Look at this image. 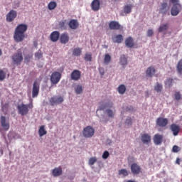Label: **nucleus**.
<instances>
[{
	"mask_svg": "<svg viewBox=\"0 0 182 182\" xmlns=\"http://www.w3.org/2000/svg\"><path fill=\"white\" fill-rule=\"evenodd\" d=\"M48 132L46 131V129H45V126L42 125L40 127L39 129H38V134L40 137H43V136H45V134H47Z\"/></svg>",
	"mask_w": 182,
	"mask_h": 182,
	"instance_id": "29",
	"label": "nucleus"
},
{
	"mask_svg": "<svg viewBox=\"0 0 182 182\" xmlns=\"http://www.w3.org/2000/svg\"><path fill=\"white\" fill-rule=\"evenodd\" d=\"M125 124H127V126H132V124H133V119H132L130 117H128L125 120Z\"/></svg>",
	"mask_w": 182,
	"mask_h": 182,
	"instance_id": "45",
	"label": "nucleus"
},
{
	"mask_svg": "<svg viewBox=\"0 0 182 182\" xmlns=\"http://www.w3.org/2000/svg\"><path fill=\"white\" fill-rule=\"evenodd\" d=\"M170 129H171L173 136H178V133H180V126H178L176 124H172L170 126Z\"/></svg>",
	"mask_w": 182,
	"mask_h": 182,
	"instance_id": "22",
	"label": "nucleus"
},
{
	"mask_svg": "<svg viewBox=\"0 0 182 182\" xmlns=\"http://www.w3.org/2000/svg\"><path fill=\"white\" fill-rule=\"evenodd\" d=\"M163 135L160 134H156L153 137V141L154 144L159 146L163 143Z\"/></svg>",
	"mask_w": 182,
	"mask_h": 182,
	"instance_id": "18",
	"label": "nucleus"
},
{
	"mask_svg": "<svg viewBox=\"0 0 182 182\" xmlns=\"http://www.w3.org/2000/svg\"><path fill=\"white\" fill-rule=\"evenodd\" d=\"M176 164H180V159L178 158L176 159Z\"/></svg>",
	"mask_w": 182,
	"mask_h": 182,
	"instance_id": "56",
	"label": "nucleus"
},
{
	"mask_svg": "<svg viewBox=\"0 0 182 182\" xmlns=\"http://www.w3.org/2000/svg\"><path fill=\"white\" fill-rule=\"evenodd\" d=\"M119 63L122 66H126L127 65V58H126V55H122L120 56Z\"/></svg>",
	"mask_w": 182,
	"mask_h": 182,
	"instance_id": "30",
	"label": "nucleus"
},
{
	"mask_svg": "<svg viewBox=\"0 0 182 182\" xmlns=\"http://www.w3.org/2000/svg\"><path fill=\"white\" fill-rule=\"evenodd\" d=\"M159 14H161L163 16H166V15H170V6H168V4H167V2L161 4V6L159 8Z\"/></svg>",
	"mask_w": 182,
	"mask_h": 182,
	"instance_id": "6",
	"label": "nucleus"
},
{
	"mask_svg": "<svg viewBox=\"0 0 182 182\" xmlns=\"http://www.w3.org/2000/svg\"><path fill=\"white\" fill-rule=\"evenodd\" d=\"M40 86L37 81H35L32 88V97H38L39 95Z\"/></svg>",
	"mask_w": 182,
	"mask_h": 182,
	"instance_id": "14",
	"label": "nucleus"
},
{
	"mask_svg": "<svg viewBox=\"0 0 182 182\" xmlns=\"http://www.w3.org/2000/svg\"><path fill=\"white\" fill-rule=\"evenodd\" d=\"M73 56H80L82 55V48H76L73 51Z\"/></svg>",
	"mask_w": 182,
	"mask_h": 182,
	"instance_id": "32",
	"label": "nucleus"
},
{
	"mask_svg": "<svg viewBox=\"0 0 182 182\" xmlns=\"http://www.w3.org/2000/svg\"><path fill=\"white\" fill-rule=\"evenodd\" d=\"M125 45L127 48H133V46H134V42L133 41V38L132 37H128L125 40Z\"/></svg>",
	"mask_w": 182,
	"mask_h": 182,
	"instance_id": "26",
	"label": "nucleus"
},
{
	"mask_svg": "<svg viewBox=\"0 0 182 182\" xmlns=\"http://www.w3.org/2000/svg\"><path fill=\"white\" fill-rule=\"evenodd\" d=\"M110 154H109V151H105L103 154H102V159H104L105 160H106V159H107L109 157Z\"/></svg>",
	"mask_w": 182,
	"mask_h": 182,
	"instance_id": "51",
	"label": "nucleus"
},
{
	"mask_svg": "<svg viewBox=\"0 0 182 182\" xmlns=\"http://www.w3.org/2000/svg\"><path fill=\"white\" fill-rule=\"evenodd\" d=\"M100 73L103 76V75H105V70L103 68H100Z\"/></svg>",
	"mask_w": 182,
	"mask_h": 182,
	"instance_id": "54",
	"label": "nucleus"
},
{
	"mask_svg": "<svg viewBox=\"0 0 182 182\" xmlns=\"http://www.w3.org/2000/svg\"><path fill=\"white\" fill-rule=\"evenodd\" d=\"M66 20L60 21L58 23V28H60V29H62L63 31H65L66 29Z\"/></svg>",
	"mask_w": 182,
	"mask_h": 182,
	"instance_id": "35",
	"label": "nucleus"
},
{
	"mask_svg": "<svg viewBox=\"0 0 182 182\" xmlns=\"http://www.w3.org/2000/svg\"><path fill=\"white\" fill-rule=\"evenodd\" d=\"M82 134L85 139H90V137L95 136V129L90 126H87L83 129Z\"/></svg>",
	"mask_w": 182,
	"mask_h": 182,
	"instance_id": "4",
	"label": "nucleus"
},
{
	"mask_svg": "<svg viewBox=\"0 0 182 182\" xmlns=\"http://www.w3.org/2000/svg\"><path fill=\"white\" fill-rule=\"evenodd\" d=\"M68 26L70 29L75 30L79 28V22L76 19H72L70 21Z\"/></svg>",
	"mask_w": 182,
	"mask_h": 182,
	"instance_id": "25",
	"label": "nucleus"
},
{
	"mask_svg": "<svg viewBox=\"0 0 182 182\" xmlns=\"http://www.w3.org/2000/svg\"><path fill=\"white\" fill-rule=\"evenodd\" d=\"M60 42L63 43V45H66L68 42H69V35L68 33H63L60 36Z\"/></svg>",
	"mask_w": 182,
	"mask_h": 182,
	"instance_id": "21",
	"label": "nucleus"
},
{
	"mask_svg": "<svg viewBox=\"0 0 182 182\" xmlns=\"http://www.w3.org/2000/svg\"><path fill=\"white\" fill-rule=\"evenodd\" d=\"M141 141L143 144H150L151 143V136L149 134H141Z\"/></svg>",
	"mask_w": 182,
	"mask_h": 182,
	"instance_id": "16",
	"label": "nucleus"
},
{
	"mask_svg": "<svg viewBox=\"0 0 182 182\" xmlns=\"http://www.w3.org/2000/svg\"><path fill=\"white\" fill-rule=\"evenodd\" d=\"M91 9L95 12H97L100 9V0H93L91 3Z\"/></svg>",
	"mask_w": 182,
	"mask_h": 182,
	"instance_id": "19",
	"label": "nucleus"
},
{
	"mask_svg": "<svg viewBox=\"0 0 182 182\" xmlns=\"http://www.w3.org/2000/svg\"><path fill=\"white\" fill-rule=\"evenodd\" d=\"M176 69L178 73L182 75V59L178 61Z\"/></svg>",
	"mask_w": 182,
	"mask_h": 182,
	"instance_id": "39",
	"label": "nucleus"
},
{
	"mask_svg": "<svg viewBox=\"0 0 182 182\" xmlns=\"http://www.w3.org/2000/svg\"><path fill=\"white\" fill-rule=\"evenodd\" d=\"M173 78H168L165 82V85L166 86H168V87H171L173 86Z\"/></svg>",
	"mask_w": 182,
	"mask_h": 182,
	"instance_id": "43",
	"label": "nucleus"
},
{
	"mask_svg": "<svg viewBox=\"0 0 182 182\" xmlns=\"http://www.w3.org/2000/svg\"><path fill=\"white\" fill-rule=\"evenodd\" d=\"M154 90H156L157 93H161V91L163 90V85L156 82L154 86Z\"/></svg>",
	"mask_w": 182,
	"mask_h": 182,
	"instance_id": "31",
	"label": "nucleus"
},
{
	"mask_svg": "<svg viewBox=\"0 0 182 182\" xmlns=\"http://www.w3.org/2000/svg\"><path fill=\"white\" fill-rule=\"evenodd\" d=\"M115 2H117V1H120V0H114Z\"/></svg>",
	"mask_w": 182,
	"mask_h": 182,
	"instance_id": "58",
	"label": "nucleus"
},
{
	"mask_svg": "<svg viewBox=\"0 0 182 182\" xmlns=\"http://www.w3.org/2000/svg\"><path fill=\"white\" fill-rule=\"evenodd\" d=\"M112 106H113V103L112 102L102 104L101 105H100V110H105L106 107H112Z\"/></svg>",
	"mask_w": 182,
	"mask_h": 182,
	"instance_id": "33",
	"label": "nucleus"
},
{
	"mask_svg": "<svg viewBox=\"0 0 182 182\" xmlns=\"http://www.w3.org/2000/svg\"><path fill=\"white\" fill-rule=\"evenodd\" d=\"M156 123L159 127H166L168 124V119L167 118L159 117L156 119Z\"/></svg>",
	"mask_w": 182,
	"mask_h": 182,
	"instance_id": "15",
	"label": "nucleus"
},
{
	"mask_svg": "<svg viewBox=\"0 0 182 182\" xmlns=\"http://www.w3.org/2000/svg\"><path fill=\"white\" fill-rule=\"evenodd\" d=\"M11 59L14 65H21V63H22V60H23L22 52L17 51L12 55Z\"/></svg>",
	"mask_w": 182,
	"mask_h": 182,
	"instance_id": "3",
	"label": "nucleus"
},
{
	"mask_svg": "<svg viewBox=\"0 0 182 182\" xmlns=\"http://www.w3.org/2000/svg\"><path fill=\"white\" fill-rule=\"evenodd\" d=\"M154 33L153 32V30L149 29V30H148V31H147V36L151 37V36H153Z\"/></svg>",
	"mask_w": 182,
	"mask_h": 182,
	"instance_id": "53",
	"label": "nucleus"
},
{
	"mask_svg": "<svg viewBox=\"0 0 182 182\" xmlns=\"http://www.w3.org/2000/svg\"><path fill=\"white\" fill-rule=\"evenodd\" d=\"M180 150V147H178V146H173V148H172V151L173 153H178V151Z\"/></svg>",
	"mask_w": 182,
	"mask_h": 182,
	"instance_id": "50",
	"label": "nucleus"
},
{
	"mask_svg": "<svg viewBox=\"0 0 182 182\" xmlns=\"http://www.w3.org/2000/svg\"><path fill=\"white\" fill-rule=\"evenodd\" d=\"M28 31V25L25 23L18 24L15 28L14 39L15 42H23L25 39V33Z\"/></svg>",
	"mask_w": 182,
	"mask_h": 182,
	"instance_id": "1",
	"label": "nucleus"
},
{
	"mask_svg": "<svg viewBox=\"0 0 182 182\" xmlns=\"http://www.w3.org/2000/svg\"><path fill=\"white\" fill-rule=\"evenodd\" d=\"M85 60L87 62H92V54L90 53H86L84 57Z\"/></svg>",
	"mask_w": 182,
	"mask_h": 182,
	"instance_id": "46",
	"label": "nucleus"
},
{
	"mask_svg": "<svg viewBox=\"0 0 182 182\" xmlns=\"http://www.w3.org/2000/svg\"><path fill=\"white\" fill-rule=\"evenodd\" d=\"M126 110H127V112H130V111L133 110V108H127Z\"/></svg>",
	"mask_w": 182,
	"mask_h": 182,
	"instance_id": "55",
	"label": "nucleus"
},
{
	"mask_svg": "<svg viewBox=\"0 0 182 182\" xmlns=\"http://www.w3.org/2000/svg\"><path fill=\"white\" fill-rule=\"evenodd\" d=\"M169 2L173 4V5L180 4V0H169Z\"/></svg>",
	"mask_w": 182,
	"mask_h": 182,
	"instance_id": "52",
	"label": "nucleus"
},
{
	"mask_svg": "<svg viewBox=\"0 0 182 182\" xmlns=\"http://www.w3.org/2000/svg\"><path fill=\"white\" fill-rule=\"evenodd\" d=\"M6 77V73L3 70H0V80H4Z\"/></svg>",
	"mask_w": 182,
	"mask_h": 182,
	"instance_id": "47",
	"label": "nucleus"
},
{
	"mask_svg": "<svg viewBox=\"0 0 182 182\" xmlns=\"http://www.w3.org/2000/svg\"><path fill=\"white\" fill-rule=\"evenodd\" d=\"M130 168H131V173L132 174L137 175L141 173V166L137 164V163H134L131 164Z\"/></svg>",
	"mask_w": 182,
	"mask_h": 182,
	"instance_id": "11",
	"label": "nucleus"
},
{
	"mask_svg": "<svg viewBox=\"0 0 182 182\" xmlns=\"http://www.w3.org/2000/svg\"><path fill=\"white\" fill-rule=\"evenodd\" d=\"M182 11L181 4H175L172 6L171 9V15L172 16H177L180 12Z\"/></svg>",
	"mask_w": 182,
	"mask_h": 182,
	"instance_id": "7",
	"label": "nucleus"
},
{
	"mask_svg": "<svg viewBox=\"0 0 182 182\" xmlns=\"http://www.w3.org/2000/svg\"><path fill=\"white\" fill-rule=\"evenodd\" d=\"M97 161V158L96 156H92L90 158V159L88 160V164L89 166H93L95 163H96Z\"/></svg>",
	"mask_w": 182,
	"mask_h": 182,
	"instance_id": "37",
	"label": "nucleus"
},
{
	"mask_svg": "<svg viewBox=\"0 0 182 182\" xmlns=\"http://www.w3.org/2000/svg\"><path fill=\"white\" fill-rule=\"evenodd\" d=\"M71 80L77 81L82 77V72L79 70H74L70 75Z\"/></svg>",
	"mask_w": 182,
	"mask_h": 182,
	"instance_id": "13",
	"label": "nucleus"
},
{
	"mask_svg": "<svg viewBox=\"0 0 182 182\" xmlns=\"http://www.w3.org/2000/svg\"><path fill=\"white\" fill-rule=\"evenodd\" d=\"M132 9H133V5L132 4H127L124 6L123 11L121 13L122 16H124V15L132 14Z\"/></svg>",
	"mask_w": 182,
	"mask_h": 182,
	"instance_id": "20",
	"label": "nucleus"
},
{
	"mask_svg": "<svg viewBox=\"0 0 182 182\" xmlns=\"http://www.w3.org/2000/svg\"><path fill=\"white\" fill-rule=\"evenodd\" d=\"M109 28L112 31H120V29H123V26L116 21H112L109 22Z\"/></svg>",
	"mask_w": 182,
	"mask_h": 182,
	"instance_id": "12",
	"label": "nucleus"
},
{
	"mask_svg": "<svg viewBox=\"0 0 182 182\" xmlns=\"http://www.w3.org/2000/svg\"><path fill=\"white\" fill-rule=\"evenodd\" d=\"M62 79V74L58 71H55L51 74L50 82L53 85H58Z\"/></svg>",
	"mask_w": 182,
	"mask_h": 182,
	"instance_id": "5",
	"label": "nucleus"
},
{
	"mask_svg": "<svg viewBox=\"0 0 182 182\" xmlns=\"http://www.w3.org/2000/svg\"><path fill=\"white\" fill-rule=\"evenodd\" d=\"M32 58H33V54H27L25 57H24V61L26 63H29V62H31V60L32 59Z\"/></svg>",
	"mask_w": 182,
	"mask_h": 182,
	"instance_id": "42",
	"label": "nucleus"
},
{
	"mask_svg": "<svg viewBox=\"0 0 182 182\" xmlns=\"http://www.w3.org/2000/svg\"><path fill=\"white\" fill-rule=\"evenodd\" d=\"M60 36V33H59V31L52 32L50 36L51 42H58V41H59Z\"/></svg>",
	"mask_w": 182,
	"mask_h": 182,
	"instance_id": "23",
	"label": "nucleus"
},
{
	"mask_svg": "<svg viewBox=\"0 0 182 182\" xmlns=\"http://www.w3.org/2000/svg\"><path fill=\"white\" fill-rule=\"evenodd\" d=\"M0 122H1V126L4 130L7 132V130H9V128L11 127V124H9V121L6 120V117L4 116H1L0 117Z\"/></svg>",
	"mask_w": 182,
	"mask_h": 182,
	"instance_id": "9",
	"label": "nucleus"
},
{
	"mask_svg": "<svg viewBox=\"0 0 182 182\" xmlns=\"http://www.w3.org/2000/svg\"><path fill=\"white\" fill-rule=\"evenodd\" d=\"M75 93L77 95H80V94L83 93V88L82 87V85H77V87L75 88Z\"/></svg>",
	"mask_w": 182,
	"mask_h": 182,
	"instance_id": "40",
	"label": "nucleus"
},
{
	"mask_svg": "<svg viewBox=\"0 0 182 182\" xmlns=\"http://www.w3.org/2000/svg\"><path fill=\"white\" fill-rule=\"evenodd\" d=\"M42 50H38L37 53H35V58H36L37 59H41V58H42Z\"/></svg>",
	"mask_w": 182,
	"mask_h": 182,
	"instance_id": "48",
	"label": "nucleus"
},
{
	"mask_svg": "<svg viewBox=\"0 0 182 182\" xmlns=\"http://www.w3.org/2000/svg\"><path fill=\"white\" fill-rule=\"evenodd\" d=\"M118 92L119 95H124L126 93V86L124 85H120L118 87Z\"/></svg>",
	"mask_w": 182,
	"mask_h": 182,
	"instance_id": "34",
	"label": "nucleus"
},
{
	"mask_svg": "<svg viewBox=\"0 0 182 182\" xmlns=\"http://www.w3.org/2000/svg\"><path fill=\"white\" fill-rule=\"evenodd\" d=\"M156 74V68L153 66L149 67L146 70V75L147 77H153Z\"/></svg>",
	"mask_w": 182,
	"mask_h": 182,
	"instance_id": "24",
	"label": "nucleus"
},
{
	"mask_svg": "<svg viewBox=\"0 0 182 182\" xmlns=\"http://www.w3.org/2000/svg\"><path fill=\"white\" fill-rule=\"evenodd\" d=\"M105 112L108 117H111L112 119L114 117V112H113V110L108 109L105 110Z\"/></svg>",
	"mask_w": 182,
	"mask_h": 182,
	"instance_id": "41",
	"label": "nucleus"
},
{
	"mask_svg": "<svg viewBox=\"0 0 182 182\" xmlns=\"http://www.w3.org/2000/svg\"><path fill=\"white\" fill-rule=\"evenodd\" d=\"M168 28H170V25L168 23L162 24L158 28V32L159 33L166 32V31H167Z\"/></svg>",
	"mask_w": 182,
	"mask_h": 182,
	"instance_id": "28",
	"label": "nucleus"
},
{
	"mask_svg": "<svg viewBox=\"0 0 182 182\" xmlns=\"http://www.w3.org/2000/svg\"><path fill=\"white\" fill-rule=\"evenodd\" d=\"M119 176H123L124 177H127L129 176V171L127 169H121L118 172Z\"/></svg>",
	"mask_w": 182,
	"mask_h": 182,
	"instance_id": "36",
	"label": "nucleus"
},
{
	"mask_svg": "<svg viewBox=\"0 0 182 182\" xmlns=\"http://www.w3.org/2000/svg\"><path fill=\"white\" fill-rule=\"evenodd\" d=\"M63 173V170L62 169V166L55 167L52 170L51 173L53 177H59L62 176Z\"/></svg>",
	"mask_w": 182,
	"mask_h": 182,
	"instance_id": "17",
	"label": "nucleus"
},
{
	"mask_svg": "<svg viewBox=\"0 0 182 182\" xmlns=\"http://www.w3.org/2000/svg\"><path fill=\"white\" fill-rule=\"evenodd\" d=\"M49 102L51 106L60 105L63 102V97L62 96H54L50 99Z\"/></svg>",
	"mask_w": 182,
	"mask_h": 182,
	"instance_id": "8",
	"label": "nucleus"
},
{
	"mask_svg": "<svg viewBox=\"0 0 182 182\" xmlns=\"http://www.w3.org/2000/svg\"><path fill=\"white\" fill-rule=\"evenodd\" d=\"M114 43H122L123 42V36L122 34L117 35L112 38Z\"/></svg>",
	"mask_w": 182,
	"mask_h": 182,
	"instance_id": "27",
	"label": "nucleus"
},
{
	"mask_svg": "<svg viewBox=\"0 0 182 182\" xmlns=\"http://www.w3.org/2000/svg\"><path fill=\"white\" fill-rule=\"evenodd\" d=\"M18 16V14L15 10H11L6 16V21L7 22H13L15 18Z\"/></svg>",
	"mask_w": 182,
	"mask_h": 182,
	"instance_id": "10",
	"label": "nucleus"
},
{
	"mask_svg": "<svg viewBox=\"0 0 182 182\" xmlns=\"http://www.w3.org/2000/svg\"><path fill=\"white\" fill-rule=\"evenodd\" d=\"M0 56H2V50L0 49Z\"/></svg>",
	"mask_w": 182,
	"mask_h": 182,
	"instance_id": "57",
	"label": "nucleus"
},
{
	"mask_svg": "<svg viewBox=\"0 0 182 182\" xmlns=\"http://www.w3.org/2000/svg\"><path fill=\"white\" fill-rule=\"evenodd\" d=\"M48 9L50 11H53V9H55V8H56V6H58V4L55 2V1H50L48 5Z\"/></svg>",
	"mask_w": 182,
	"mask_h": 182,
	"instance_id": "38",
	"label": "nucleus"
},
{
	"mask_svg": "<svg viewBox=\"0 0 182 182\" xmlns=\"http://www.w3.org/2000/svg\"><path fill=\"white\" fill-rule=\"evenodd\" d=\"M174 96L176 100H180L181 99V94H180V92H176Z\"/></svg>",
	"mask_w": 182,
	"mask_h": 182,
	"instance_id": "49",
	"label": "nucleus"
},
{
	"mask_svg": "<svg viewBox=\"0 0 182 182\" xmlns=\"http://www.w3.org/2000/svg\"><path fill=\"white\" fill-rule=\"evenodd\" d=\"M18 112L21 116H25L29 113V109H33V103L32 102L29 104L25 105L23 103L17 106Z\"/></svg>",
	"mask_w": 182,
	"mask_h": 182,
	"instance_id": "2",
	"label": "nucleus"
},
{
	"mask_svg": "<svg viewBox=\"0 0 182 182\" xmlns=\"http://www.w3.org/2000/svg\"><path fill=\"white\" fill-rule=\"evenodd\" d=\"M110 60H112V57L110 56V55L106 54L104 59L105 63H110Z\"/></svg>",
	"mask_w": 182,
	"mask_h": 182,
	"instance_id": "44",
	"label": "nucleus"
}]
</instances>
